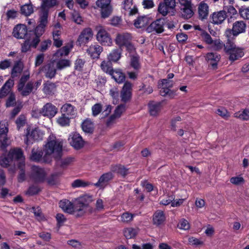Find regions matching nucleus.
<instances>
[{
  "mask_svg": "<svg viewBox=\"0 0 249 249\" xmlns=\"http://www.w3.org/2000/svg\"><path fill=\"white\" fill-rule=\"evenodd\" d=\"M63 143L57 140L55 138L53 139L49 137L44 149L45 155L43 157V151L42 149L33 148L32 150L30 159L35 162L43 161L50 163L52 161L51 155L54 159H58L62 156Z\"/></svg>",
  "mask_w": 249,
  "mask_h": 249,
  "instance_id": "obj_1",
  "label": "nucleus"
},
{
  "mask_svg": "<svg viewBox=\"0 0 249 249\" xmlns=\"http://www.w3.org/2000/svg\"><path fill=\"white\" fill-rule=\"evenodd\" d=\"M39 24L37 25L35 31H30L29 35L33 39V48H36L40 41V37L43 34L45 28L48 24V18L42 16H39Z\"/></svg>",
  "mask_w": 249,
  "mask_h": 249,
  "instance_id": "obj_2",
  "label": "nucleus"
},
{
  "mask_svg": "<svg viewBox=\"0 0 249 249\" xmlns=\"http://www.w3.org/2000/svg\"><path fill=\"white\" fill-rule=\"evenodd\" d=\"M93 201V196L89 194H85L80 196L76 200V209L78 210L77 216H83L86 211L85 210Z\"/></svg>",
  "mask_w": 249,
  "mask_h": 249,
  "instance_id": "obj_3",
  "label": "nucleus"
},
{
  "mask_svg": "<svg viewBox=\"0 0 249 249\" xmlns=\"http://www.w3.org/2000/svg\"><path fill=\"white\" fill-rule=\"evenodd\" d=\"M176 0H163V2L159 3L158 11L164 17L170 13L172 15H174L176 12Z\"/></svg>",
  "mask_w": 249,
  "mask_h": 249,
  "instance_id": "obj_4",
  "label": "nucleus"
},
{
  "mask_svg": "<svg viewBox=\"0 0 249 249\" xmlns=\"http://www.w3.org/2000/svg\"><path fill=\"white\" fill-rule=\"evenodd\" d=\"M97 31L96 39L103 45H110L112 43V39L109 34L105 28L101 25L96 26Z\"/></svg>",
  "mask_w": 249,
  "mask_h": 249,
  "instance_id": "obj_5",
  "label": "nucleus"
},
{
  "mask_svg": "<svg viewBox=\"0 0 249 249\" xmlns=\"http://www.w3.org/2000/svg\"><path fill=\"white\" fill-rule=\"evenodd\" d=\"M246 29V24L242 20L236 21L233 23L231 29L226 30L225 35L227 37H231V35L236 36L240 34L245 33Z\"/></svg>",
  "mask_w": 249,
  "mask_h": 249,
  "instance_id": "obj_6",
  "label": "nucleus"
},
{
  "mask_svg": "<svg viewBox=\"0 0 249 249\" xmlns=\"http://www.w3.org/2000/svg\"><path fill=\"white\" fill-rule=\"evenodd\" d=\"M47 174L45 170L37 166L31 168V178L36 183H42L45 181Z\"/></svg>",
  "mask_w": 249,
  "mask_h": 249,
  "instance_id": "obj_7",
  "label": "nucleus"
},
{
  "mask_svg": "<svg viewBox=\"0 0 249 249\" xmlns=\"http://www.w3.org/2000/svg\"><path fill=\"white\" fill-rule=\"evenodd\" d=\"M165 23V19L163 18L157 19L147 27L146 31L148 33L160 34L164 30Z\"/></svg>",
  "mask_w": 249,
  "mask_h": 249,
  "instance_id": "obj_8",
  "label": "nucleus"
},
{
  "mask_svg": "<svg viewBox=\"0 0 249 249\" xmlns=\"http://www.w3.org/2000/svg\"><path fill=\"white\" fill-rule=\"evenodd\" d=\"M59 207L64 212L68 213L73 214L75 216L78 217L80 216H77L78 210L76 209V201L74 203L67 199L61 200L59 203Z\"/></svg>",
  "mask_w": 249,
  "mask_h": 249,
  "instance_id": "obj_9",
  "label": "nucleus"
},
{
  "mask_svg": "<svg viewBox=\"0 0 249 249\" xmlns=\"http://www.w3.org/2000/svg\"><path fill=\"white\" fill-rule=\"evenodd\" d=\"M227 17L226 11L223 10L213 12L210 16V21L214 25H220L222 24Z\"/></svg>",
  "mask_w": 249,
  "mask_h": 249,
  "instance_id": "obj_10",
  "label": "nucleus"
},
{
  "mask_svg": "<svg viewBox=\"0 0 249 249\" xmlns=\"http://www.w3.org/2000/svg\"><path fill=\"white\" fill-rule=\"evenodd\" d=\"M8 128L5 124L0 123V150L4 151L9 145L7 137Z\"/></svg>",
  "mask_w": 249,
  "mask_h": 249,
  "instance_id": "obj_11",
  "label": "nucleus"
},
{
  "mask_svg": "<svg viewBox=\"0 0 249 249\" xmlns=\"http://www.w3.org/2000/svg\"><path fill=\"white\" fill-rule=\"evenodd\" d=\"M57 4L56 0H42L39 12V16L48 18L50 8Z\"/></svg>",
  "mask_w": 249,
  "mask_h": 249,
  "instance_id": "obj_12",
  "label": "nucleus"
},
{
  "mask_svg": "<svg viewBox=\"0 0 249 249\" xmlns=\"http://www.w3.org/2000/svg\"><path fill=\"white\" fill-rule=\"evenodd\" d=\"M132 84L126 81L124 83L121 91V101L124 103L129 101L132 97Z\"/></svg>",
  "mask_w": 249,
  "mask_h": 249,
  "instance_id": "obj_13",
  "label": "nucleus"
},
{
  "mask_svg": "<svg viewBox=\"0 0 249 249\" xmlns=\"http://www.w3.org/2000/svg\"><path fill=\"white\" fill-rule=\"evenodd\" d=\"M57 112V108L51 103H46L41 108L42 116L49 119L53 118Z\"/></svg>",
  "mask_w": 249,
  "mask_h": 249,
  "instance_id": "obj_14",
  "label": "nucleus"
},
{
  "mask_svg": "<svg viewBox=\"0 0 249 249\" xmlns=\"http://www.w3.org/2000/svg\"><path fill=\"white\" fill-rule=\"evenodd\" d=\"M69 140L71 145L77 150L81 149L84 145L85 142L82 137L77 132L71 133Z\"/></svg>",
  "mask_w": 249,
  "mask_h": 249,
  "instance_id": "obj_15",
  "label": "nucleus"
},
{
  "mask_svg": "<svg viewBox=\"0 0 249 249\" xmlns=\"http://www.w3.org/2000/svg\"><path fill=\"white\" fill-rule=\"evenodd\" d=\"M27 132L25 136V138L24 140V142L27 145L32 144L35 140L42 139L41 134L37 129H33L30 132V129H27Z\"/></svg>",
  "mask_w": 249,
  "mask_h": 249,
  "instance_id": "obj_16",
  "label": "nucleus"
},
{
  "mask_svg": "<svg viewBox=\"0 0 249 249\" xmlns=\"http://www.w3.org/2000/svg\"><path fill=\"white\" fill-rule=\"evenodd\" d=\"M220 55L216 53H208L205 56V59L209 66H211L213 70H215L217 68V64L220 61Z\"/></svg>",
  "mask_w": 249,
  "mask_h": 249,
  "instance_id": "obj_17",
  "label": "nucleus"
},
{
  "mask_svg": "<svg viewBox=\"0 0 249 249\" xmlns=\"http://www.w3.org/2000/svg\"><path fill=\"white\" fill-rule=\"evenodd\" d=\"M131 38L130 34L127 33H120L117 35L115 42L119 48L122 49L125 45L131 41Z\"/></svg>",
  "mask_w": 249,
  "mask_h": 249,
  "instance_id": "obj_18",
  "label": "nucleus"
},
{
  "mask_svg": "<svg viewBox=\"0 0 249 249\" xmlns=\"http://www.w3.org/2000/svg\"><path fill=\"white\" fill-rule=\"evenodd\" d=\"M56 69L54 64L53 62H51L44 66L42 69V71L44 73L46 78L52 79L54 78L56 75Z\"/></svg>",
  "mask_w": 249,
  "mask_h": 249,
  "instance_id": "obj_19",
  "label": "nucleus"
},
{
  "mask_svg": "<svg viewBox=\"0 0 249 249\" xmlns=\"http://www.w3.org/2000/svg\"><path fill=\"white\" fill-rule=\"evenodd\" d=\"M93 35L92 30L89 28H86L82 31L77 39V42L79 45L87 43Z\"/></svg>",
  "mask_w": 249,
  "mask_h": 249,
  "instance_id": "obj_20",
  "label": "nucleus"
},
{
  "mask_svg": "<svg viewBox=\"0 0 249 249\" xmlns=\"http://www.w3.org/2000/svg\"><path fill=\"white\" fill-rule=\"evenodd\" d=\"M34 89V83L29 81L26 84L18 86V90L22 96H28Z\"/></svg>",
  "mask_w": 249,
  "mask_h": 249,
  "instance_id": "obj_21",
  "label": "nucleus"
},
{
  "mask_svg": "<svg viewBox=\"0 0 249 249\" xmlns=\"http://www.w3.org/2000/svg\"><path fill=\"white\" fill-rule=\"evenodd\" d=\"M13 36L17 38H23L27 35V29L23 24H19L15 26L13 31Z\"/></svg>",
  "mask_w": 249,
  "mask_h": 249,
  "instance_id": "obj_22",
  "label": "nucleus"
},
{
  "mask_svg": "<svg viewBox=\"0 0 249 249\" xmlns=\"http://www.w3.org/2000/svg\"><path fill=\"white\" fill-rule=\"evenodd\" d=\"M209 7L208 5L204 1L201 2L198 6V13L199 18L201 20L207 18L209 15Z\"/></svg>",
  "mask_w": 249,
  "mask_h": 249,
  "instance_id": "obj_23",
  "label": "nucleus"
},
{
  "mask_svg": "<svg viewBox=\"0 0 249 249\" xmlns=\"http://www.w3.org/2000/svg\"><path fill=\"white\" fill-rule=\"evenodd\" d=\"M103 51V48L99 45H91L87 50V53L93 58H98Z\"/></svg>",
  "mask_w": 249,
  "mask_h": 249,
  "instance_id": "obj_24",
  "label": "nucleus"
},
{
  "mask_svg": "<svg viewBox=\"0 0 249 249\" xmlns=\"http://www.w3.org/2000/svg\"><path fill=\"white\" fill-rule=\"evenodd\" d=\"M148 106L150 114L151 116H156L158 115L161 110V103L151 101L149 103Z\"/></svg>",
  "mask_w": 249,
  "mask_h": 249,
  "instance_id": "obj_25",
  "label": "nucleus"
},
{
  "mask_svg": "<svg viewBox=\"0 0 249 249\" xmlns=\"http://www.w3.org/2000/svg\"><path fill=\"white\" fill-rule=\"evenodd\" d=\"M14 80L11 79L7 80L0 89V98H2L11 93L10 89L14 86Z\"/></svg>",
  "mask_w": 249,
  "mask_h": 249,
  "instance_id": "obj_26",
  "label": "nucleus"
},
{
  "mask_svg": "<svg viewBox=\"0 0 249 249\" xmlns=\"http://www.w3.org/2000/svg\"><path fill=\"white\" fill-rule=\"evenodd\" d=\"M62 174L61 172H56L52 173L48 178H46L45 180L46 181L48 185L50 186H53L56 185L59 182V178Z\"/></svg>",
  "mask_w": 249,
  "mask_h": 249,
  "instance_id": "obj_27",
  "label": "nucleus"
},
{
  "mask_svg": "<svg viewBox=\"0 0 249 249\" xmlns=\"http://www.w3.org/2000/svg\"><path fill=\"white\" fill-rule=\"evenodd\" d=\"M61 157L58 159H55L57 160V164L62 169H66L69 166L71 165L74 161V158L72 157H68L60 159Z\"/></svg>",
  "mask_w": 249,
  "mask_h": 249,
  "instance_id": "obj_28",
  "label": "nucleus"
},
{
  "mask_svg": "<svg viewBox=\"0 0 249 249\" xmlns=\"http://www.w3.org/2000/svg\"><path fill=\"white\" fill-rule=\"evenodd\" d=\"M113 175L111 172L106 173L103 174L99 178L98 182L94 184L96 187H103L106 185L109 180L113 178Z\"/></svg>",
  "mask_w": 249,
  "mask_h": 249,
  "instance_id": "obj_29",
  "label": "nucleus"
},
{
  "mask_svg": "<svg viewBox=\"0 0 249 249\" xmlns=\"http://www.w3.org/2000/svg\"><path fill=\"white\" fill-rule=\"evenodd\" d=\"M109 75L118 83H123L125 78L124 74L120 69L113 70Z\"/></svg>",
  "mask_w": 249,
  "mask_h": 249,
  "instance_id": "obj_30",
  "label": "nucleus"
},
{
  "mask_svg": "<svg viewBox=\"0 0 249 249\" xmlns=\"http://www.w3.org/2000/svg\"><path fill=\"white\" fill-rule=\"evenodd\" d=\"M184 7L181 9L182 17L185 19H189L191 18L194 15V12L192 9L191 3L189 1H186L184 4Z\"/></svg>",
  "mask_w": 249,
  "mask_h": 249,
  "instance_id": "obj_31",
  "label": "nucleus"
},
{
  "mask_svg": "<svg viewBox=\"0 0 249 249\" xmlns=\"http://www.w3.org/2000/svg\"><path fill=\"white\" fill-rule=\"evenodd\" d=\"M23 67V64L21 61L15 62L11 71V77L15 78L18 76L22 71Z\"/></svg>",
  "mask_w": 249,
  "mask_h": 249,
  "instance_id": "obj_32",
  "label": "nucleus"
},
{
  "mask_svg": "<svg viewBox=\"0 0 249 249\" xmlns=\"http://www.w3.org/2000/svg\"><path fill=\"white\" fill-rule=\"evenodd\" d=\"M233 51H230L227 53L229 55V60L231 61H234L239 58L242 57L244 55V52L242 50L237 47L233 50Z\"/></svg>",
  "mask_w": 249,
  "mask_h": 249,
  "instance_id": "obj_33",
  "label": "nucleus"
},
{
  "mask_svg": "<svg viewBox=\"0 0 249 249\" xmlns=\"http://www.w3.org/2000/svg\"><path fill=\"white\" fill-rule=\"evenodd\" d=\"M56 85L49 81H47L43 84V91L46 95H51L54 93L56 90Z\"/></svg>",
  "mask_w": 249,
  "mask_h": 249,
  "instance_id": "obj_34",
  "label": "nucleus"
},
{
  "mask_svg": "<svg viewBox=\"0 0 249 249\" xmlns=\"http://www.w3.org/2000/svg\"><path fill=\"white\" fill-rule=\"evenodd\" d=\"M75 107L70 104H66L62 106L61 108L62 114L71 118L75 113Z\"/></svg>",
  "mask_w": 249,
  "mask_h": 249,
  "instance_id": "obj_35",
  "label": "nucleus"
},
{
  "mask_svg": "<svg viewBox=\"0 0 249 249\" xmlns=\"http://www.w3.org/2000/svg\"><path fill=\"white\" fill-rule=\"evenodd\" d=\"M165 220V217L162 211H157L153 215V220L154 225H160L164 222Z\"/></svg>",
  "mask_w": 249,
  "mask_h": 249,
  "instance_id": "obj_36",
  "label": "nucleus"
},
{
  "mask_svg": "<svg viewBox=\"0 0 249 249\" xmlns=\"http://www.w3.org/2000/svg\"><path fill=\"white\" fill-rule=\"evenodd\" d=\"M111 171L117 173L124 177H125L128 174V169L121 164L112 165L111 167Z\"/></svg>",
  "mask_w": 249,
  "mask_h": 249,
  "instance_id": "obj_37",
  "label": "nucleus"
},
{
  "mask_svg": "<svg viewBox=\"0 0 249 249\" xmlns=\"http://www.w3.org/2000/svg\"><path fill=\"white\" fill-rule=\"evenodd\" d=\"M82 130L87 133H92L94 131L93 123L89 119L83 121L81 124Z\"/></svg>",
  "mask_w": 249,
  "mask_h": 249,
  "instance_id": "obj_38",
  "label": "nucleus"
},
{
  "mask_svg": "<svg viewBox=\"0 0 249 249\" xmlns=\"http://www.w3.org/2000/svg\"><path fill=\"white\" fill-rule=\"evenodd\" d=\"M122 49H115L109 54L107 59L111 62H117L121 57Z\"/></svg>",
  "mask_w": 249,
  "mask_h": 249,
  "instance_id": "obj_39",
  "label": "nucleus"
},
{
  "mask_svg": "<svg viewBox=\"0 0 249 249\" xmlns=\"http://www.w3.org/2000/svg\"><path fill=\"white\" fill-rule=\"evenodd\" d=\"M72 48V45L67 44L57 50V52L54 53V56L59 57L67 56L70 53V52Z\"/></svg>",
  "mask_w": 249,
  "mask_h": 249,
  "instance_id": "obj_40",
  "label": "nucleus"
},
{
  "mask_svg": "<svg viewBox=\"0 0 249 249\" xmlns=\"http://www.w3.org/2000/svg\"><path fill=\"white\" fill-rule=\"evenodd\" d=\"M100 67L104 72L109 75L113 70L112 62L109 60L103 61L101 63Z\"/></svg>",
  "mask_w": 249,
  "mask_h": 249,
  "instance_id": "obj_41",
  "label": "nucleus"
},
{
  "mask_svg": "<svg viewBox=\"0 0 249 249\" xmlns=\"http://www.w3.org/2000/svg\"><path fill=\"white\" fill-rule=\"evenodd\" d=\"M61 32L59 30H55L53 32V45L57 48L62 45L63 41L60 38Z\"/></svg>",
  "mask_w": 249,
  "mask_h": 249,
  "instance_id": "obj_42",
  "label": "nucleus"
},
{
  "mask_svg": "<svg viewBox=\"0 0 249 249\" xmlns=\"http://www.w3.org/2000/svg\"><path fill=\"white\" fill-rule=\"evenodd\" d=\"M71 118V117L62 114L61 115L57 118L56 122L61 126H68L70 125Z\"/></svg>",
  "mask_w": 249,
  "mask_h": 249,
  "instance_id": "obj_43",
  "label": "nucleus"
},
{
  "mask_svg": "<svg viewBox=\"0 0 249 249\" xmlns=\"http://www.w3.org/2000/svg\"><path fill=\"white\" fill-rule=\"evenodd\" d=\"M33 47V39L29 36L28 38L21 44V51L22 53H26L30 51L31 47Z\"/></svg>",
  "mask_w": 249,
  "mask_h": 249,
  "instance_id": "obj_44",
  "label": "nucleus"
},
{
  "mask_svg": "<svg viewBox=\"0 0 249 249\" xmlns=\"http://www.w3.org/2000/svg\"><path fill=\"white\" fill-rule=\"evenodd\" d=\"M18 168L19 169L18 176V182H23L26 178L25 163L23 162H19L18 164Z\"/></svg>",
  "mask_w": 249,
  "mask_h": 249,
  "instance_id": "obj_45",
  "label": "nucleus"
},
{
  "mask_svg": "<svg viewBox=\"0 0 249 249\" xmlns=\"http://www.w3.org/2000/svg\"><path fill=\"white\" fill-rule=\"evenodd\" d=\"M124 233L126 238L131 239L136 236L138 233V230L130 227L124 229Z\"/></svg>",
  "mask_w": 249,
  "mask_h": 249,
  "instance_id": "obj_46",
  "label": "nucleus"
},
{
  "mask_svg": "<svg viewBox=\"0 0 249 249\" xmlns=\"http://www.w3.org/2000/svg\"><path fill=\"white\" fill-rule=\"evenodd\" d=\"M173 86V81L167 79H163L161 81H159L158 83V87L159 88L161 89H163L164 88L169 89L172 88Z\"/></svg>",
  "mask_w": 249,
  "mask_h": 249,
  "instance_id": "obj_47",
  "label": "nucleus"
},
{
  "mask_svg": "<svg viewBox=\"0 0 249 249\" xmlns=\"http://www.w3.org/2000/svg\"><path fill=\"white\" fill-rule=\"evenodd\" d=\"M160 94L162 96H168L171 99L174 98L177 95L176 91L171 90L168 88H164L163 89H160Z\"/></svg>",
  "mask_w": 249,
  "mask_h": 249,
  "instance_id": "obj_48",
  "label": "nucleus"
},
{
  "mask_svg": "<svg viewBox=\"0 0 249 249\" xmlns=\"http://www.w3.org/2000/svg\"><path fill=\"white\" fill-rule=\"evenodd\" d=\"M90 183L80 179H77L74 180L71 183V187L72 188H78V187H85L89 186Z\"/></svg>",
  "mask_w": 249,
  "mask_h": 249,
  "instance_id": "obj_49",
  "label": "nucleus"
},
{
  "mask_svg": "<svg viewBox=\"0 0 249 249\" xmlns=\"http://www.w3.org/2000/svg\"><path fill=\"white\" fill-rule=\"evenodd\" d=\"M234 116L242 120H249V109L238 111L234 114Z\"/></svg>",
  "mask_w": 249,
  "mask_h": 249,
  "instance_id": "obj_50",
  "label": "nucleus"
},
{
  "mask_svg": "<svg viewBox=\"0 0 249 249\" xmlns=\"http://www.w3.org/2000/svg\"><path fill=\"white\" fill-rule=\"evenodd\" d=\"M20 11L22 14L29 16L34 12L33 6L31 4H25L21 7Z\"/></svg>",
  "mask_w": 249,
  "mask_h": 249,
  "instance_id": "obj_51",
  "label": "nucleus"
},
{
  "mask_svg": "<svg viewBox=\"0 0 249 249\" xmlns=\"http://www.w3.org/2000/svg\"><path fill=\"white\" fill-rule=\"evenodd\" d=\"M71 61L68 59H60L56 63V67L58 70H62L71 65Z\"/></svg>",
  "mask_w": 249,
  "mask_h": 249,
  "instance_id": "obj_52",
  "label": "nucleus"
},
{
  "mask_svg": "<svg viewBox=\"0 0 249 249\" xmlns=\"http://www.w3.org/2000/svg\"><path fill=\"white\" fill-rule=\"evenodd\" d=\"M16 104V96L13 92L10 93L5 103L7 107H14Z\"/></svg>",
  "mask_w": 249,
  "mask_h": 249,
  "instance_id": "obj_53",
  "label": "nucleus"
},
{
  "mask_svg": "<svg viewBox=\"0 0 249 249\" xmlns=\"http://www.w3.org/2000/svg\"><path fill=\"white\" fill-rule=\"evenodd\" d=\"M227 38H228L227 42L224 45V51L226 53L230 51L233 52V50L234 49L237 48L236 47V45H235L234 43L230 40V38H231V37H229H229H227ZM233 52H234V50H233Z\"/></svg>",
  "mask_w": 249,
  "mask_h": 249,
  "instance_id": "obj_54",
  "label": "nucleus"
},
{
  "mask_svg": "<svg viewBox=\"0 0 249 249\" xmlns=\"http://www.w3.org/2000/svg\"><path fill=\"white\" fill-rule=\"evenodd\" d=\"M147 21L146 17H140L135 20L134 24L137 28H142L146 24Z\"/></svg>",
  "mask_w": 249,
  "mask_h": 249,
  "instance_id": "obj_55",
  "label": "nucleus"
},
{
  "mask_svg": "<svg viewBox=\"0 0 249 249\" xmlns=\"http://www.w3.org/2000/svg\"><path fill=\"white\" fill-rule=\"evenodd\" d=\"M126 110V106L125 104H121L118 105L115 108L113 114L118 119L120 118L122 114Z\"/></svg>",
  "mask_w": 249,
  "mask_h": 249,
  "instance_id": "obj_56",
  "label": "nucleus"
},
{
  "mask_svg": "<svg viewBox=\"0 0 249 249\" xmlns=\"http://www.w3.org/2000/svg\"><path fill=\"white\" fill-rule=\"evenodd\" d=\"M23 153L21 149H14L10 151L9 154V156L10 157L12 160L13 159L18 160L21 158Z\"/></svg>",
  "mask_w": 249,
  "mask_h": 249,
  "instance_id": "obj_57",
  "label": "nucleus"
},
{
  "mask_svg": "<svg viewBox=\"0 0 249 249\" xmlns=\"http://www.w3.org/2000/svg\"><path fill=\"white\" fill-rule=\"evenodd\" d=\"M26 123V120L25 115H20L16 121L17 129L19 130L21 128L25 125Z\"/></svg>",
  "mask_w": 249,
  "mask_h": 249,
  "instance_id": "obj_58",
  "label": "nucleus"
},
{
  "mask_svg": "<svg viewBox=\"0 0 249 249\" xmlns=\"http://www.w3.org/2000/svg\"><path fill=\"white\" fill-rule=\"evenodd\" d=\"M200 36L202 40L204 41L206 44L209 45L213 44V40L212 39L211 36L205 31L202 30V32L200 34Z\"/></svg>",
  "mask_w": 249,
  "mask_h": 249,
  "instance_id": "obj_59",
  "label": "nucleus"
},
{
  "mask_svg": "<svg viewBox=\"0 0 249 249\" xmlns=\"http://www.w3.org/2000/svg\"><path fill=\"white\" fill-rule=\"evenodd\" d=\"M103 106L101 103H96L91 108L92 114L94 117L99 115L102 110Z\"/></svg>",
  "mask_w": 249,
  "mask_h": 249,
  "instance_id": "obj_60",
  "label": "nucleus"
},
{
  "mask_svg": "<svg viewBox=\"0 0 249 249\" xmlns=\"http://www.w3.org/2000/svg\"><path fill=\"white\" fill-rule=\"evenodd\" d=\"M12 160L10 157L8 155V157L1 156L0 157V165L3 167H7L10 161Z\"/></svg>",
  "mask_w": 249,
  "mask_h": 249,
  "instance_id": "obj_61",
  "label": "nucleus"
},
{
  "mask_svg": "<svg viewBox=\"0 0 249 249\" xmlns=\"http://www.w3.org/2000/svg\"><path fill=\"white\" fill-rule=\"evenodd\" d=\"M131 66L135 70H139L140 68L139 58L138 56H133L131 58Z\"/></svg>",
  "mask_w": 249,
  "mask_h": 249,
  "instance_id": "obj_62",
  "label": "nucleus"
},
{
  "mask_svg": "<svg viewBox=\"0 0 249 249\" xmlns=\"http://www.w3.org/2000/svg\"><path fill=\"white\" fill-rule=\"evenodd\" d=\"M174 199L175 196L173 195L165 196L162 198L160 201V204L163 205H167L172 203Z\"/></svg>",
  "mask_w": 249,
  "mask_h": 249,
  "instance_id": "obj_63",
  "label": "nucleus"
},
{
  "mask_svg": "<svg viewBox=\"0 0 249 249\" xmlns=\"http://www.w3.org/2000/svg\"><path fill=\"white\" fill-rule=\"evenodd\" d=\"M40 191L41 189L38 186L32 185L29 188L26 194L30 196H34L37 194Z\"/></svg>",
  "mask_w": 249,
  "mask_h": 249,
  "instance_id": "obj_64",
  "label": "nucleus"
}]
</instances>
